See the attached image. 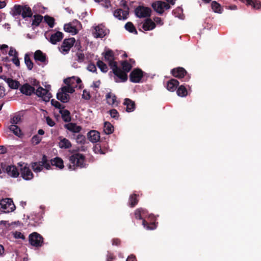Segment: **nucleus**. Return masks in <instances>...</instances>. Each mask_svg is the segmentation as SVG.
I'll return each mask as SVG.
<instances>
[{
    "label": "nucleus",
    "instance_id": "1",
    "mask_svg": "<svg viewBox=\"0 0 261 261\" xmlns=\"http://www.w3.org/2000/svg\"><path fill=\"white\" fill-rule=\"evenodd\" d=\"M103 55L105 60L108 62L115 75L114 77L115 81L117 83L126 81L127 79V76L118 68L117 63L114 61L115 58L113 52L111 50L108 49L103 53Z\"/></svg>",
    "mask_w": 261,
    "mask_h": 261
},
{
    "label": "nucleus",
    "instance_id": "2",
    "mask_svg": "<svg viewBox=\"0 0 261 261\" xmlns=\"http://www.w3.org/2000/svg\"><path fill=\"white\" fill-rule=\"evenodd\" d=\"M69 161L70 164L68 168L70 170H75L76 167L83 168L86 166L85 156L81 153H75L72 155L70 156Z\"/></svg>",
    "mask_w": 261,
    "mask_h": 261
},
{
    "label": "nucleus",
    "instance_id": "3",
    "mask_svg": "<svg viewBox=\"0 0 261 261\" xmlns=\"http://www.w3.org/2000/svg\"><path fill=\"white\" fill-rule=\"evenodd\" d=\"M64 82L66 85L65 86L68 89L70 93H73L75 91V88H78L81 89L82 87V81L77 76L67 78L64 80Z\"/></svg>",
    "mask_w": 261,
    "mask_h": 261
},
{
    "label": "nucleus",
    "instance_id": "4",
    "mask_svg": "<svg viewBox=\"0 0 261 261\" xmlns=\"http://www.w3.org/2000/svg\"><path fill=\"white\" fill-rule=\"evenodd\" d=\"M13 15H21L23 18L32 17L33 13L31 8L27 6L15 5L13 8Z\"/></svg>",
    "mask_w": 261,
    "mask_h": 261
},
{
    "label": "nucleus",
    "instance_id": "5",
    "mask_svg": "<svg viewBox=\"0 0 261 261\" xmlns=\"http://www.w3.org/2000/svg\"><path fill=\"white\" fill-rule=\"evenodd\" d=\"M32 168L35 173H38L42 171L44 168L46 170L50 169L51 165L47 161L46 158L43 156L41 161L32 163Z\"/></svg>",
    "mask_w": 261,
    "mask_h": 261
},
{
    "label": "nucleus",
    "instance_id": "6",
    "mask_svg": "<svg viewBox=\"0 0 261 261\" xmlns=\"http://www.w3.org/2000/svg\"><path fill=\"white\" fill-rule=\"evenodd\" d=\"M81 23L76 20L65 24L64 26L65 31L70 33L72 35H75L82 29Z\"/></svg>",
    "mask_w": 261,
    "mask_h": 261
},
{
    "label": "nucleus",
    "instance_id": "7",
    "mask_svg": "<svg viewBox=\"0 0 261 261\" xmlns=\"http://www.w3.org/2000/svg\"><path fill=\"white\" fill-rule=\"evenodd\" d=\"M15 209V206L10 198L3 199L0 201V210L3 213H10Z\"/></svg>",
    "mask_w": 261,
    "mask_h": 261
},
{
    "label": "nucleus",
    "instance_id": "8",
    "mask_svg": "<svg viewBox=\"0 0 261 261\" xmlns=\"http://www.w3.org/2000/svg\"><path fill=\"white\" fill-rule=\"evenodd\" d=\"M18 165L19 167L21 176L24 179L28 180L33 178V174L27 164L19 163Z\"/></svg>",
    "mask_w": 261,
    "mask_h": 261
},
{
    "label": "nucleus",
    "instance_id": "9",
    "mask_svg": "<svg viewBox=\"0 0 261 261\" xmlns=\"http://www.w3.org/2000/svg\"><path fill=\"white\" fill-rule=\"evenodd\" d=\"M75 42V40L74 38L65 39L59 48L60 52L63 55L68 54Z\"/></svg>",
    "mask_w": 261,
    "mask_h": 261
},
{
    "label": "nucleus",
    "instance_id": "10",
    "mask_svg": "<svg viewBox=\"0 0 261 261\" xmlns=\"http://www.w3.org/2000/svg\"><path fill=\"white\" fill-rule=\"evenodd\" d=\"M29 242L31 245L39 247L42 245L43 239L39 233L33 232L29 236Z\"/></svg>",
    "mask_w": 261,
    "mask_h": 261
},
{
    "label": "nucleus",
    "instance_id": "11",
    "mask_svg": "<svg viewBox=\"0 0 261 261\" xmlns=\"http://www.w3.org/2000/svg\"><path fill=\"white\" fill-rule=\"evenodd\" d=\"M152 7L154 11L160 14L163 13L165 10H168L170 8L169 4L160 1L153 3Z\"/></svg>",
    "mask_w": 261,
    "mask_h": 261
},
{
    "label": "nucleus",
    "instance_id": "12",
    "mask_svg": "<svg viewBox=\"0 0 261 261\" xmlns=\"http://www.w3.org/2000/svg\"><path fill=\"white\" fill-rule=\"evenodd\" d=\"M69 93H70L68 89L65 86H64L59 90L57 94V97L58 100H60L62 102H67L70 99Z\"/></svg>",
    "mask_w": 261,
    "mask_h": 261
},
{
    "label": "nucleus",
    "instance_id": "13",
    "mask_svg": "<svg viewBox=\"0 0 261 261\" xmlns=\"http://www.w3.org/2000/svg\"><path fill=\"white\" fill-rule=\"evenodd\" d=\"M35 94L38 97H41L43 101L46 102L48 101L51 97V93L49 92L48 89H44L40 86H38L37 88Z\"/></svg>",
    "mask_w": 261,
    "mask_h": 261
},
{
    "label": "nucleus",
    "instance_id": "14",
    "mask_svg": "<svg viewBox=\"0 0 261 261\" xmlns=\"http://www.w3.org/2000/svg\"><path fill=\"white\" fill-rule=\"evenodd\" d=\"M151 9L144 6H139L135 10V13L140 18L147 17L150 16Z\"/></svg>",
    "mask_w": 261,
    "mask_h": 261
},
{
    "label": "nucleus",
    "instance_id": "15",
    "mask_svg": "<svg viewBox=\"0 0 261 261\" xmlns=\"http://www.w3.org/2000/svg\"><path fill=\"white\" fill-rule=\"evenodd\" d=\"M108 30L102 25L96 26L93 31V35L95 38H103L108 33Z\"/></svg>",
    "mask_w": 261,
    "mask_h": 261
},
{
    "label": "nucleus",
    "instance_id": "16",
    "mask_svg": "<svg viewBox=\"0 0 261 261\" xmlns=\"http://www.w3.org/2000/svg\"><path fill=\"white\" fill-rule=\"evenodd\" d=\"M143 77V72L139 69H135L130 74V80L133 83H139Z\"/></svg>",
    "mask_w": 261,
    "mask_h": 261
},
{
    "label": "nucleus",
    "instance_id": "17",
    "mask_svg": "<svg viewBox=\"0 0 261 261\" xmlns=\"http://www.w3.org/2000/svg\"><path fill=\"white\" fill-rule=\"evenodd\" d=\"M3 170L9 175L13 177H17L19 174L18 170L14 165H9L4 167L2 166Z\"/></svg>",
    "mask_w": 261,
    "mask_h": 261
},
{
    "label": "nucleus",
    "instance_id": "18",
    "mask_svg": "<svg viewBox=\"0 0 261 261\" xmlns=\"http://www.w3.org/2000/svg\"><path fill=\"white\" fill-rule=\"evenodd\" d=\"M59 140L58 146L60 148L67 149L72 147V144L68 139L62 137H60Z\"/></svg>",
    "mask_w": 261,
    "mask_h": 261
},
{
    "label": "nucleus",
    "instance_id": "19",
    "mask_svg": "<svg viewBox=\"0 0 261 261\" xmlns=\"http://www.w3.org/2000/svg\"><path fill=\"white\" fill-rule=\"evenodd\" d=\"M88 138L92 143L97 142L100 140L99 132L95 130H90L87 134Z\"/></svg>",
    "mask_w": 261,
    "mask_h": 261
},
{
    "label": "nucleus",
    "instance_id": "20",
    "mask_svg": "<svg viewBox=\"0 0 261 261\" xmlns=\"http://www.w3.org/2000/svg\"><path fill=\"white\" fill-rule=\"evenodd\" d=\"M128 15L127 10H123L122 9H117L114 12V16L115 17L119 20L126 19Z\"/></svg>",
    "mask_w": 261,
    "mask_h": 261
},
{
    "label": "nucleus",
    "instance_id": "21",
    "mask_svg": "<svg viewBox=\"0 0 261 261\" xmlns=\"http://www.w3.org/2000/svg\"><path fill=\"white\" fill-rule=\"evenodd\" d=\"M107 102L109 105L113 106H117L118 101L116 99V96L114 94L109 92L106 95Z\"/></svg>",
    "mask_w": 261,
    "mask_h": 261
},
{
    "label": "nucleus",
    "instance_id": "22",
    "mask_svg": "<svg viewBox=\"0 0 261 261\" xmlns=\"http://www.w3.org/2000/svg\"><path fill=\"white\" fill-rule=\"evenodd\" d=\"M20 91L24 94L30 95L35 91V88L28 84H24L20 89Z\"/></svg>",
    "mask_w": 261,
    "mask_h": 261
},
{
    "label": "nucleus",
    "instance_id": "23",
    "mask_svg": "<svg viewBox=\"0 0 261 261\" xmlns=\"http://www.w3.org/2000/svg\"><path fill=\"white\" fill-rule=\"evenodd\" d=\"M186 73V71L181 67L176 68L171 70L172 74L179 79L183 77Z\"/></svg>",
    "mask_w": 261,
    "mask_h": 261
},
{
    "label": "nucleus",
    "instance_id": "24",
    "mask_svg": "<svg viewBox=\"0 0 261 261\" xmlns=\"http://www.w3.org/2000/svg\"><path fill=\"white\" fill-rule=\"evenodd\" d=\"M63 37L62 33L60 32H57L53 33L50 37V41L53 44H56L59 42Z\"/></svg>",
    "mask_w": 261,
    "mask_h": 261
},
{
    "label": "nucleus",
    "instance_id": "25",
    "mask_svg": "<svg viewBox=\"0 0 261 261\" xmlns=\"http://www.w3.org/2000/svg\"><path fill=\"white\" fill-rule=\"evenodd\" d=\"M179 85V82L175 79H171L167 83L166 87L168 90L171 92H174L177 89V87Z\"/></svg>",
    "mask_w": 261,
    "mask_h": 261
},
{
    "label": "nucleus",
    "instance_id": "26",
    "mask_svg": "<svg viewBox=\"0 0 261 261\" xmlns=\"http://www.w3.org/2000/svg\"><path fill=\"white\" fill-rule=\"evenodd\" d=\"M50 163L51 166H56L59 169H62L64 167L63 160L59 157L52 159L50 161Z\"/></svg>",
    "mask_w": 261,
    "mask_h": 261
},
{
    "label": "nucleus",
    "instance_id": "27",
    "mask_svg": "<svg viewBox=\"0 0 261 261\" xmlns=\"http://www.w3.org/2000/svg\"><path fill=\"white\" fill-rule=\"evenodd\" d=\"M65 127L70 132L73 133H79L81 130V126L75 123H69L65 125Z\"/></svg>",
    "mask_w": 261,
    "mask_h": 261
},
{
    "label": "nucleus",
    "instance_id": "28",
    "mask_svg": "<svg viewBox=\"0 0 261 261\" xmlns=\"http://www.w3.org/2000/svg\"><path fill=\"white\" fill-rule=\"evenodd\" d=\"M154 217V216L150 214L148 216V219H150V226H148V222L146 221L145 220H143L142 221V225L144 226V227L148 230H152L156 228V225L155 223L153 222H151L152 219Z\"/></svg>",
    "mask_w": 261,
    "mask_h": 261
},
{
    "label": "nucleus",
    "instance_id": "29",
    "mask_svg": "<svg viewBox=\"0 0 261 261\" xmlns=\"http://www.w3.org/2000/svg\"><path fill=\"white\" fill-rule=\"evenodd\" d=\"M155 24L151 19H146L143 24V29L145 31H150L154 29Z\"/></svg>",
    "mask_w": 261,
    "mask_h": 261
},
{
    "label": "nucleus",
    "instance_id": "30",
    "mask_svg": "<svg viewBox=\"0 0 261 261\" xmlns=\"http://www.w3.org/2000/svg\"><path fill=\"white\" fill-rule=\"evenodd\" d=\"M34 59L36 61L43 63L45 62L46 57L41 50H37L34 53Z\"/></svg>",
    "mask_w": 261,
    "mask_h": 261
},
{
    "label": "nucleus",
    "instance_id": "31",
    "mask_svg": "<svg viewBox=\"0 0 261 261\" xmlns=\"http://www.w3.org/2000/svg\"><path fill=\"white\" fill-rule=\"evenodd\" d=\"M6 82L8 84L9 87L11 89H16L19 86V83L10 78H7L5 79Z\"/></svg>",
    "mask_w": 261,
    "mask_h": 261
},
{
    "label": "nucleus",
    "instance_id": "32",
    "mask_svg": "<svg viewBox=\"0 0 261 261\" xmlns=\"http://www.w3.org/2000/svg\"><path fill=\"white\" fill-rule=\"evenodd\" d=\"M124 105L126 106V111L128 112H133L135 110V103L129 99H125Z\"/></svg>",
    "mask_w": 261,
    "mask_h": 261
},
{
    "label": "nucleus",
    "instance_id": "33",
    "mask_svg": "<svg viewBox=\"0 0 261 261\" xmlns=\"http://www.w3.org/2000/svg\"><path fill=\"white\" fill-rule=\"evenodd\" d=\"M130 63H128L127 61H124L122 63V67L124 71H122L123 73H125L127 75V73L128 72L132 67V64L134 63L133 60L130 61Z\"/></svg>",
    "mask_w": 261,
    "mask_h": 261
},
{
    "label": "nucleus",
    "instance_id": "34",
    "mask_svg": "<svg viewBox=\"0 0 261 261\" xmlns=\"http://www.w3.org/2000/svg\"><path fill=\"white\" fill-rule=\"evenodd\" d=\"M62 119L65 122H69L71 120L70 113L69 111L63 108L62 110H59Z\"/></svg>",
    "mask_w": 261,
    "mask_h": 261
},
{
    "label": "nucleus",
    "instance_id": "35",
    "mask_svg": "<svg viewBox=\"0 0 261 261\" xmlns=\"http://www.w3.org/2000/svg\"><path fill=\"white\" fill-rule=\"evenodd\" d=\"M147 214V212L143 208H139L135 212V216L136 219H143Z\"/></svg>",
    "mask_w": 261,
    "mask_h": 261
},
{
    "label": "nucleus",
    "instance_id": "36",
    "mask_svg": "<svg viewBox=\"0 0 261 261\" xmlns=\"http://www.w3.org/2000/svg\"><path fill=\"white\" fill-rule=\"evenodd\" d=\"M103 132L106 134H111L114 132V127L113 125L109 122H105Z\"/></svg>",
    "mask_w": 261,
    "mask_h": 261
},
{
    "label": "nucleus",
    "instance_id": "37",
    "mask_svg": "<svg viewBox=\"0 0 261 261\" xmlns=\"http://www.w3.org/2000/svg\"><path fill=\"white\" fill-rule=\"evenodd\" d=\"M9 129L19 137H20L22 135L20 129L16 125L11 124L9 127Z\"/></svg>",
    "mask_w": 261,
    "mask_h": 261
},
{
    "label": "nucleus",
    "instance_id": "38",
    "mask_svg": "<svg viewBox=\"0 0 261 261\" xmlns=\"http://www.w3.org/2000/svg\"><path fill=\"white\" fill-rule=\"evenodd\" d=\"M177 94L180 97H185L188 94V91L187 89L183 86L181 85L177 89Z\"/></svg>",
    "mask_w": 261,
    "mask_h": 261
},
{
    "label": "nucleus",
    "instance_id": "39",
    "mask_svg": "<svg viewBox=\"0 0 261 261\" xmlns=\"http://www.w3.org/2000/svg\"><path fill=\"white\" fill-rule=\"evenodd\" d=\"M212 9L215 13H221L222 9L221 5L216 1H213L211 4Z\"/></svg>",
    "mask_w": 261,
    "mask_h": 261
},
{
    "label": "nucleus",
    "instance_id": "40",
    "mask_svg": "<svg viewBox=\"0 0 261 261\" xmlns=\"http://www.w3.org/2000/svg\"><path fill=\"white\" fill-rule=\"evenodd\" d=\"M24 62L29 70H31L33 67V63L30 59L29 54H25L24 55Z\"/></svg>",
    "mask_w": 261,
    "mask_h": 261
},
{
    "label": "nucleus",
    "instance_id": "41",
    "mask_svg": "<svg viewBox=\"0 0 261 261\" xmlns=\"http://www.w3.org/2000/svg\"><path fill=\"white\" fill-rule=\"evenodd\" d=\"M125 28L127 31L130 33H134L135 34L137 33V32L135 27L134 26L133 24L130 22H128L126 23V24L125 25Z\"/></svg>",
    "mask_w": 261,
    "mask_h": 261
},
{
    "label": "nucleus",
    "instance_id": "42",
    "mask_svg": "<svg viewBox=\"0 0 261 261\" xmlns=\"http://www.w3.org/2000/svg\"><path fill=\"white\" fill-rule=\"evenodd\" d=\"M97 66L103 72H106L108 71L107 66L101 61L99 60L97 62Z\"/></svg>",
    "mask_w": 261,
    "mask_h": 261
},
{
    "label": "nucleus",
    "instance_id": "43",
    "mask_svg": "<svg viewBox=\"0 0 261 261\" xmlns=\"http://www.w3.org/2000/svg\"><path fill=\"white\" fill-rule=\"evenodd\" d=\"M44 20L50 28H53L54 27L55 21L54 18L48 15H46L44 16Z\"/></svg>",
    "mask_w": 261,
    "mask_h": 261
},
{
    "label": "nucleus",
    "instance_id": "44",
    "mask_svg": "<svg viewBox=\"0 0 261 261\" xmlns=\"http://www.w3.org/2000/svg\"><path fill=\"white\" fill-rule=\"evenodd\" d=\"M173 13L174 16L180 19H182V10L181 8L178 7L173 11Z\"/></svg>",
    "mask_w": 261,
    "mask_h": 261
},
{
    "label": "nucleus",
    "instance_id": "45",
    "mask_svg": "<svg viewBox=\"0 0 261 261\" xmlns=\"http://www.w3.org/2000/svg\"><path fill=\"white\" fill-rule=\"evenodd\" d=\"M42 140V137L37 135H34L31 139V142L33 145L39 144Z\"/></svg>",
    "mask_w": 261,
    "mask_h": 261
},
{
    "label": "nucleus",
    "instance_id": "46",
    "mask_svg": "<svg viewBox=\"0 0 261 261\" xmlns=\"http://www.w3.org/2000/svg\"><path fill=\"white\" fill-rule=\"evenodd\" d=\"M138 202L136 194L131 195L129 197V204L132 207L134 206Z\"/></svg>",
    "mask_w": 261,
    "mask_h": 261
},
{
    "label": "nucleus",
    "instance_id": "47",
    "mask_svg": "<svg viewBox=\"0 0 261 261\" xmlns=\"http://www.w3.org/2000/svg\"><path fill=\"white\" fill-rule=\"evenodd\" d=\"M42 17L41 15H35L34 19L32 21V25H38L42 21Z\"/></svg>",
    "mask_w": 261,
    "mask_h": 261
},
{
    "label": "nucleus",
    "instance_id": "48",
    "mask_svg": "<svg viewBox=\"0 0 261 261\" xmlns=\"http://www.w3.org/2000/svg\"><path fill=\"white\" fill-rule=\"evenodd\" d=\"M21 120V117L19 115H17L14 116L13 118L11 119V124L13 125H16L17 124L19 123V122Z\"/></svg>",
    "mask_w": 261,
    "mask_h": 261
},
{
    "label": "nucleus",
    "instance_id": "49",
    "mask_svg": "<svg viewBox=\"0 0 261 261\" xmlns=\"http://www.w3.org/2000/svg\"><path fill=\"white\" fill-rule=\"evenodd\" d=\"M51 105L54 106L55 108L59 109L60 110H62L63 108H64V106L61 105L59 101L52 99L51 100Z\"/></svg>",
    "mask_w": 261,
    "mask_h": 261
},
{
    "label": "nucleus",
    "instance_id": "50",
    "mask_svg": "<svg viewBox=\"0 0 261 261\" xmlns=\"http://www.w3.org/2000/svg\"><path fill=\"white\" fill-rule=\"evenodd\" d=\"M109 114L111 117L115 119H118L119 114L117 111L115 109H112L109 111Z\"/></svg>",
    "mask_w": 261,
    "mask_h": 261
},
{
    "label": "nucleus",
    "instance_id": "51",
    "mask_svg": "<svg viewBox=\"0 0 261 261\" xmlns=\"http://www.w3.org/2000/svg\"><path fill=\"white\" fill-rule=\"evenodd\" d=\"M8 46L6 44L0 45V56L1 55H6Z\"/></svg>",
    "mask_w": 261,
    "mask_h": 261
},
{
    "label": "nucleus",
    "instance_id": "52",
    "mask_svg": "<svg viewBox=\"0 0 261 261\" xmlns=\"http://www.w3.org/2000/svg\"><path fill=\"white\" fill-rule=\"evenodd\" d=\"M8 54L9 56L12 57V58L18 56V53L16 50V49L13 47H11L10 48Z\"/></svg>",
    "mask_w": 261,
    "mask_h": 261
},
{
    "label": "nucleus",
    "instance_id": "53",
    "mask_svg": "<svg viewBox=\"0 0 261 261\" xmlns=\"http://www.w3.org/2000/svg\"><path fill=\"white\" fill-rule=\"evenodd\" d=\"M13 236L15 239H21L24 240V236L19 231H15L13 232Z\"/></svg>",
    "mask_w": 261,
    "mask_h": 261
},
{
    "label": "nucleus",
    "instance_id": "54",
    "mask_svg": "<svg viewBox=\"0 0 261 261\" xmlns=\"http://www.w3.org/2000/svg\"><path fill=\"white\" fill-rule=\"evenodd\" d=\"M76 56L77 57V60L79 62H82L84 61V59H85V56H84V54H83L81 52H78L76 53Z\"/></svg>",
    "mask_w": 261,
    "mask_h": 261
},
{
    "label": "nucleus",
    "instance_id": "55",
    "mask_svg": "<svg viewBox=\"0 0 261 261\" xmlns=\"http://www.w3.org/2000/svg\"><path fill=\"white\" fill-rule=\"evenodd\" d=\"M46 121L47 124L51 127L54 126L55 124V121L49 117H46Z\"/></svg>",
    "mask_w": 261,
    "mask_h": 261
},
{
    "label": "nucleus",
    "instance_id": "56",
    "mask_svg": "<svg viewBox=\"0 0 261 261\" xmlns=\"http://www.w3.org/2000/svg\"><path fill=\"white\" fill-rule=\"evenodd\" d=\"M87 69L92 72H94L96 70V66L93 64H89L87 66Z\"/></svg>",
    "mask_w": 261,
    "mask_h": 261
},
{
    "label": "nucleus",
    "instance_id": "57",
    "mask_svg": "<svg viewBox=\"0 0 261 261\" xmlns=\"http://www.w3.org/2000/svg\"><path fill=\"white\" fill-rule=\"evenodd\" d=\"M153 20V22H154L155 24L156 23V24H159L160 25H162L163 24V20L160 17H154Z\"/></svg>",
    "mask_w": 261,
    "mask_h": 261
},
{
    "label": "nucleus",
    "instance_id": "58",
    "mask_svg": "<svg viewBox=\"0 0 261 261\" xmlns=\"http://www.w3.org/2000/svg\"><path fill=\"white\" fill-rule=\"evenodd\" d=\"M94 151L96 153H100V154H103L104 153L103 152V151L101 150V148H100V146L98 145H96L95 146V147H94Z\"/></svg>",
    "mask_w": 261,
    "mask_h": 261
},
{
    "label": "nucleus",
    "instance_id": "59",
    "mask_svg": "<svg viewBox=\"0 0 261 261\" xmlns=\"http://www.w3.org/2000/svg\"><path fill=\"white\" fill-rule=\"evenodd\" d=\"M12 61L17 67H19L20 62L18 56L12 58Z\"/></svg>",
    "mask_w": 261,
    "mask_h": 261
},
{
    "label": "nucleus",
    "instance_id": "60",
    "mask_svg": "<svg viewBox=\"0 0 261 261\" xmlns=\"http://www.w3.org/2000/svg\"><path fill=\"white\" fill-rule=\"evenodd\" d=\"M5 95V90L4 87L0 86V98Z\"/></svg>",
    "mask_w": 261,
    "mask_h": 261
},
{
    "label": "nucleus",
    "instance_id": "61",
    "mask_svg": "<svg viewBox=\"0 0 261 261\" xmlns=\"http://www.w3.org/2000/svg\"><path fill=\"white\" fill-rule=\"evenodd\" d=\"M253 7L256 9H259L261 7V3L260 2H254Z\"/></svg>",
    "mask_w": 261,
    "mask_h": 261
},
{
    "label": "nucleus",
    "instance_id": "62",
    "mask_svg": "<svg viewBox=\"0 0 261 261\" xmlns=\"http://www.w3.org/2000/svg\"><path fill=\"white\" fill-rule=\"evenodd\" d=\"M82 96L85 99H89L90 97L89 94L88 92H87L85 90L83 91V94Z\"/></svg>",
    "mask_w": 261,
    "mask_h": 261
},
{
    "label": "nucleus",
    "instance_id": "63",
    "mask_svg": "<svg viewBox=\"0 0 261 261\" xmlns=\"http://www.w3.org/2000/svg\"><path fill=\"white\" fill-rule=\"evenodd\" d=\"M114 258L113 255L110 253H109L107 255V261H113Z\"/></svg>",
    "mask_w": 261,
    "mask_h": 261
},
{
    "label": "nucleus",
    "instance_id": "64",
    "mask_svg": "<svg viewBox=\"0 0 261 261\" xmlns=\"http://www.w3.org/2000/svg\"><path fill=\"white\" fill-rule=\"evenodd\" d=\"M126 261H137L136 257L133 255L129 256Z\"/></svg>",
    "mask_w": 261,
    "mask_h": 261
}]
</instances>
